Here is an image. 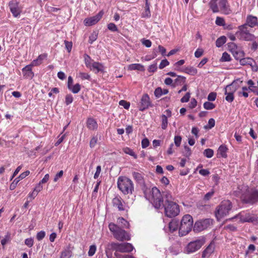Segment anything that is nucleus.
Returning a JSON list of instances; mask_svg holds the SVG:
<instances>
[{"label":"nucleus","mask_w":258,"mask_h":258,"mask_svg":"<svg viewBox=\"0 0 258 258\" xmlns=\"http://www.w3.org/2000/svg\"><path fill=\"white\" fill-rule=\"evenodd\" d=\"M139 185L144 192L145 198L150 201L156 209H160L163 205V198L160 190L156 187L152 189L147 186L145 182Z\"/></svg>","instance_id":"f257e3e1"},{"label":"nucleus","mask_w":258,"mask_h":258,"mask_svg":"<svg viewBox=\"0 0 258 258\" xmlns=\"http://www.w3.org/2000/svg\"><path fill=\"white\" fill-rule=\"evenodd\" d=\"M238 195L240 197L242 201L246 204H253L258 202V190L251 188L249 189L246 186H242L238 187Z\"/></svg>","instance_id":"f03ea898"},{"label":"nucleus","mask_w":258,"mask_h":258,"mask_svg":"<svg viewBox=\"0 0 258 258\" xmlns=\"http://www.w3.org/2000/svg\"><path fill=\"white\" fill-rule=\"evenodd\" d=\"M117 187L124 194H132L134 191V186L133 181L125 176H120L117 180Z\"/></svg>","instance_id":"7ed1b4c3"},{"label":"nucleus","mask_w":258,"mask_h":258,"mask_svg":"<svg viewBox=\"0 0 258 258\" xmlns=\"http://www.w3.org/2000/svg\"><path fill=\"white\" fill-rule=\"evenodd\" d=\"M108 228L114 237L119 241L130 240V236L124 230L113 223H109Z\"/></svg>","instance_id":"20e7f679"},{"label":"nucleus","mask_w":258,"mask_h":258,"mask_svg":"<svg viewBox=\"0 0 258 258\" xmlns=\"http://www.w3.org/2000/svg\"><path fill=\"white\" fill-rule=\"evenodd\" d=\"M193 219L191 216L189 214L183 216L180 225L179 227V233L182 235H185L188 234L194 228Z\"/></svg>","instance_id":"39448f33"},{"label":"nucleus","mask_w":258,"mask_h":258,"mask_svg":"<svg viewBox=\"0 0 258 258\" xmlns=\"http://www.w3.org/2000/svg\"><path fill=\"white\" fill-rule=\"evenodd\" d=\"M232 203L229 200L222 201L216 208L215 216L218 221L227 215L232 209Z\"/></svg>","instance_id":"423d86ee"},{"label":"nucleus","mask_w":258,"mask_h":258,"mask_svg":"<svg viewBox=\"0 0 258 258\" xmlns=\"http://www.w3.org/2000/svg\"><path fill=\"white\" fill-rule=\"evenodd\" d=\"M164 208V212L165 216L169 218L175 217L179 213V207L175 202L172 201H168L166 204H164L160 207Z\"/></svg>","instance_id":"0eeeda50"},{"label":"nucleus","mask_w":258,"mask_h":258,"mask_svg":"<svg viewBox=\"0 0 258 258\" xmlns=\"http://www.w3.org/2000/svg\"><path fill=\"white\" fill-rule=\"evenodd\" d=\"M205 242V238L203 237L190 241L185 247L184 252L186 254L194 253L199 250Z\"/></svg>","instance_id":"6e6552de"},{"label":"nucleus","mask_w":258,"mask_h":258,"mask_svg":"<svg viewBox=\"0 0 258 258\" xmlns=\"http://www.w3.org/2000/svg\"><path fill=\"white\" fill-rule=\"evenodd\" d=\"M213 220L211 219H205L197 221L194 226V230L196 232H200L207 229L212 225Z\"/></svg>","instance_id":"1a4fd4ad"},{"label":"nucleus","mask_w":258,"mask_h":258,"mask_svg":"<svg viewBox=\"0 0 258 258\" xmlns=\"http://www.w3.org/2000/svg\"><path fill=\"white\" fill-rule=\"evenodd\" d=\"M111 247L116 251L121 252H128L132 251L134 248L132 244L130 243H112Z\"/></svg>","instance_id":"9d476101"},{"label":"nucleus","mask_w":258,"mask_h":258,"mask_svg":"<svg viewBox=\"0 0 258 258\" xmlns=\"http://www.w3.org/2000/svg\"><path fill=\"white\" fill-rule=\"evenodd\" d=\"M236 218H239L240 219V221L241 223L253 222L257 221V218L254 217H251L249 213H247L244 212H241L233 217L229 218L227 220H232Z\"/></svg>","instance_id":"9b49d317"},{"label":"nucleus","mask_w":258,"mask_h":258,"mask_svg":"<svg viewBox=\"0 0 258 258\" xmlns=\"http://www.w3.org/2000/svg\"><path fill=\"white\" fill-rule=\"evenodd\" d=\"M150 106L152 107L151 102L149 96L147 94H144L141 99L139 105V110L143 111L148 109Z\"/></svg>","instance_id":"f8f14e48"},{"label":"nucleus","mask_w":258,"mask_h":258,"mask_svg":"<svg viewBox=\"0 0 258 258\" xmlns=\"http://www.w3.org/2000/svg\"><path fill=\"white\" fill-rule=\"evenodd\" d=\"M9 7L14 17H18L20 15L22 10L18 2L15 0L11 1L9 3Z\"/></svg>","instance_id":"ddd939ff"},{"label":"nucleus","mask_w":258,"mask_h":258,"mask_svg":"<svg viewBox=\"0 0 258 258\" xmlns=\"http://www.w3.org/2000/svg\"><path fill=\"white\" fill-rule=\"evenodd\" d=\"M103 14V13L100 11L96 15L85 19L84 21V25L87 26L95 25L101 19Z\"/></svg>","instance_id":"4468645a"},{"label":"nucleus","mask_w":258,"mask_h":258,"mask_svg":"<svg viewBox=\"0 0 258 258\" xmlns=\"http://www.w3.org/2000/svg\"><path fill=\"white\" fill-rule=\"evenodd\" d=\"M219 11L225 15H229L232 11L227 0H220L219 2Z\"/></svg>","instance_id":"2eb2a0df"},{"label":"nucleus","mask_w":258,"mask_h":258,"mask_svg":"<svg viewBox=\"0 0 258 258\" xmlns=\"http://www.w3.org/2000/svg\"><path fill=\"white\" fill-rule=\"evenodd\" d=\"M30 174V171L29 170H27L23 173H22L18 177L16 178L14 181L11 183L10 186V189L12 190H14L18 183L22 179L25 178Z\"/></svg>","instance_id":"dca6fc26"},{"label":"nucleus","mask_w":258,"mask_h":258,"mask_svg":"<svg viewBox=\"0 0 258 258\" xmlns=\"http://www.w3.org/2000/svg\"><path fill=\"white\" fill-rule=\"evenodd\" d=\"M113 207H116L120 211L125 210L124 202L120 197H116L112 200Z\"/></svg>","instance_id":"f3484780"},{"label":"nucleus","mask_w":258,"mask_h":258,"mask_svg":"<svg viewBox=\"0 0 258 258\" xmlns=\"http://www.w3.org/2000/svg\"><path fill=\"white\" fill-rule=\"evenodd\" d=\"M215 244L211 242L204 249L202 254V258L209 257L214 251Z\"/></svg>","instance_id":"a211bd4d"},{"label":"nucleus","mask_w":258,"mask_h":258,"mask_svg":"<svg viewBox=\"0 0 258 258\" xmlns=\"http://www.w3.org/2000/svg\"><path fill=\"white\" fill-rule=\"evenodd\" d=\"M31 64L27 65L24 68L22 69V71L24 77L26 79H32L34 76V73L32 71V67Z\"/></svg>","instance_id":"6ab92c4d"},{"label":"nucleus","mask_w":258,"mask_h":258,"mask_svg":"<svg viewBox=\"0 0 258 258\" xmlns=\"http://www.w3.org/2000/svg\"><path fill=\"white\" fill-rule=\"evenodd\" d=\"M257 22V18L252 15H248L246 19L245 24L251 28H253L256 26Z\"/></svg>","instance_id":"aec40b11"},{"label":"nucleus","mask_w":258,"mask_h":258,"mask_svg":"<svg viewBox=\"0 0 258 258\" xmlns=\"http://www.w3.org/2000/svg\"><path fill=\"white\" fill-rule=\"evenodd\" d=\"M176 70L179 71L181 72L185 73L190 75L194 76L196 75L198 73V70L197 69L193 67H187L185 68H183L182 69H176Z\"/></svg>","instance_id":"412c9836"},{"label":"nucleus","mask_w":258,"mask_h":258,"mask_svg":"<svg viewBox=\"0 0 258 258\" xmlns=\"http://www.w3.org/2000/svg\"><path fill=\"white\" fill-rule=\"evenodd\" d=\"M237 36L240 39L245 41H252L255 38L253 34L250 33L249 32H241V34H238Z\"/></svg>","instance_id":"4be33fe9"},{"label":"nucleus","mask_w":258,"mask_h":258,"mask_svg":"<svg viewBox=\"0 0 258 258\" xmlns=\"http://www.w3.org/2000/svg\"><path fill=\"white\" fill-rule=\"evenodd\" d=\"M47 57V53H43L40 54L36 59H34L31 63L32 66H38L42 63L44 59H46Z\"/></svg>","instance_id":"5701e85b"},{"label":"nucleus","mask_w":258,"mask_h":258,"mask_svg":"<svg viewBox=\"0 0 258 258\" xmlns=\"http://www.w3.org/2000/svg\"><path fill=\"white\" fill-rule=\"evenodd\" d=\"M87 126L90 130H96L98 127L97 121L93 118H88L86 122Z\"/></svg>","instance_id":"b1692460"},{"label":"nucleus","mask_w":258,"mask_h":258,"mask_svg":"<svg viewBox=\"0 0 258 258\" xmlns=\"http://www.w3.org/2000/svg\"><path fill=\"white\" fill-rule=\"evenodd\" d=\"M117 223L118 226L121 228H128L130 224L125 219L122 217H119L117 219Z\"/></svg>","instance_id":"393cba45"},{"label":"nucleus","mask_w":258,"mask_h":258,"mask_svg":"<svg viewBox=\"0 0 258 258\" xmlns=\"http://www.w3.org/2000/svg\"><path fill=\"white\" fill-rule=\"evenodd\" d=\"M179 227V222L176 219H172L169 223L168 227L170 232L176 231Z\"/></svg>","instance_id":"a878e982"},{"label":"nucleus","mask_w":258,"mask_h":258,"mask_svg":"<svg viewBox=\"0 0 258 258\" xmlns=\"http://www.w3.org/2000/svg\"><path fill=\"white\" fill-rule=\"evenodd\" d=\"M91 68L92 69V70H96L95 73H98L100 72H103L104 70L103 66L98 62L94 61L92 63Z\"/></svg>","instance_id":"bb28decb"},{"label":"nucleus","mask_w":258,"mask_h":258,"mask_svg":"<svg viewBox=\"0 0 258 258\" xmlns=\"http://www.w3.org/2000/svg\"><path fill=\"white\" fill-rule=\"evenodd\" d=\"M133 176L139 184H143V183L145 182L143 176L139 172H134L133 173Z\"/></svg>","instance_id":"cd10ccee"},{"label":"nucleus","mask_w":258,"mask_h":258,"mask_svg":"<svg viewBox=\"0 0 258 258\" xmlns=\"http://www.w3.org/2000/svg\"><path fill=\"white\" fill-rule=\"evenodd\" d=\"M217 0H211L209 3L210 8L214 13L219 12V9L217 4Z\"/></svg>","instance_id":"c85d7f7f"},{"label":"nucleus","mask_w":258,"mask_h":258,"mask_svg":"<svg viewBox=\"0 0 258 258\" xmlns=\"http://www.w3.org/2000/svg\"><path fill=\"white\" fill-rule=\"evenodd\" d=\"M128 70H138L140 71L143 72L145 71L144 67L140 63H134L128 66Z\"/></svg>","instance_id":"c756f323"},{"label":"nucleus","mask_w":258,"mask_h":258,"mask_svg":"<svg viewBox=\"0 0 258 258\" xmlns=\"http://www.w3.org/2000/svg\"><path fill=\"white\" fill-rule=\"evenodd\" d=\"M186 82V78L182 76H177V78L174 80L173 87H174L177 85H181L185 83Z\"/></svg>","instance_id":"7c9ffc66"},{"label":"nucleus","mask_w":258,"mask_h":258,"mask_svg":"<svg viewBox=\"0 0 258 258\" xmlns=\"http://www.w3.org/2000/svg\"><path fill=\"white\" fill-rule=\"evenodd\" d=\"M253 63H255L254 60L250 57H246L243 58V59H240V63L242 66L248 64L250 65L251 67H252Z\"/></svg>","instance_id":"2f4dec72"},{"label":"nucleus","mask_w":258,"mask_h":258,"mask_svg":"<svg viewBox=\"0 0 258 258\" xmlns=\"http://www.w3.org/2000/svg\"><path fill=\"white\" fill-rule=\"evenodd\" d=\"M235 82L234 81L231 84L226 86L225 88V94H227V92L234 94L237 90V87L234 85Z\"/></svg>","instance_id":"473e14b6"},{"label":"nucleus","mask_w":258,"mask_h":258,"mask_svg":"<svg viewBox=\"0 0 258 258\" xmlns=\"http://www.w3.org/2000/svg\"><path fill=\"white\" fill-rule=\"evenodd\" d=\"M227 150L228 149L226 146L222 145L219 147L218 152L222 157L226 158Z\"/></svg>","instance_id":"72a5a7b5"},{"label":"nucleus","mask_w":258,"mask_h":258,"mask_svg":"<svg viewBox=\"0 0 258 258\" xmlns=\"http://www.w3.org/2000/svg\"><path fill=\"white\" fill-rule=\"evenodd\" d=\"M226 37L225 36H222L218 38L216 41V45L217 47H221L226 42Z\"/></svg>","instance_id":"f704fd0d"},{"label":"nucleus","mask_w":258,"mask_h":258,"mask_svg":"<svg viewBox=\"0 0 258 258\" xmlns=\"http://www.w3.org/2000/svg\"><path fill=\"white\" fill-rule=\"evenodd\" d=\"M68 89L73 93L77 94L81 90V85L77 83L74 85H72L71 87H69Z\"/></svg>","instance_id":"c9c22d12"},{"label":"nucleus","mask_w":258,"mask_h":258,"mask_svg":"<svg viewBox=\"0 0 258 258\" xmlns=\"http://www.w3.org/2000/svg\"><path fill=\"white\" fill-rule=\"evenodd\" d=\"M233 56L237 60H239V62L240 61V59H243L244 56V53L243 51H237L234 52Z\"/></svg>","instance_id":"e433bc0d"},{"label":"nucleus","mask_w":258,"mask_h":258,"mask_svg":"<svg viewBox=\"0 0 258 258\" xmlns=\"http://www.w3.org/2000/svg\"><path fill=\"white\" fill-rule=\"evenodd\" d=\"M162 118V123H161V127L163 130H165L167 127L168 124V119L167 117L165 114H162L161 115Z\"/></svg>","instance_id":"4c0bfd02"},{"label":"nucleus","mask_w":258,"mask_h":258,"mask_svg":"<svg viewBox=\"0 0 258 258\" xmlns=\"http://www.w3.org/2000/svg\"><path fill=\"white\" fill-rule=\"evenodd\" d=\"M123 151L125 154H128L133 156L135 159L137 158V155L135 154L134 151L132 149H130V148H124L123 149Z\"/></svg>","instance_id":"58836bf2"},{"label":"nucleus","mask_w":258,"mask_h":258,"mask_svg":"<svg viewBox=\"0 0 258 258\" xmlns=\"http://www.w3.org/2000/svg\"><path fill=\"white\" fill-rule=\"evenodd\" d=\"M98 37V33L95 32L93 31L90 35L89 38L88 42L90 44H92L93 42H94Z\"/></svg>","instance_id":"ea45409f"},{"label":"nucleus","mask_w":258,"mask_h":258,"mask_svg":"<svg viewBox=\"0 0 258 258\" xmlns=\"http://www.w3.org/2000/svg\"><path fill=\"white\" fill-rule=\"evenodd\" d=\"M203 154L207 158H210L213 156L214 151L212 149H207L204 150Z\"/></svg>","instance_id":"a19ab883"},{"label":"nucleus","mask_w":258,"mask_h":258,"mask_svg":"<svg viewBox=\"0 0 258 258\" xmlns=\"http://www.w3.org/2000/svg\"><path fill=\"white\" fill-rule=\"evenodd\" d=\"M247 25H246L245 24L239 26V30L236 33V35H238V34H241V32H243V31L244 32H249L248 30H247Z\"/></svg>","instance_id":"79ce46f5"},{"label":"nucleus","mask_w":258,"mask_h":258,"mask_svg":"<svg viewBox=\"0 0 258 258\" xmlns=\"http://www.w3.org/2000/svg\"><path fill=\"white\" fill-rule=\"evenodd\" d=\"M231 60L230 55L226 52H224L222 54V57L220 59V61L222 62L229 61Z\"/></svg>","instance_id":"37998d69"},{"label":"nucleus","mask_w":258,"mask_h":258,"mask_svg":"<svg viewBox=\"0 0 258 258\" xmlns=\"http://www.w3.org/2000/svg\"><path fill=\"white\" fill-rule=\"evenodd\" d=\"M151 17V13L150 11L149 6L146 4L145 10L142 13L143 18H149Z\"/></svg>","instance_id":"c03bdc74"},{"label":"nucleus","mask_w":258,"mask_h":258,"mask_svg":"<svg viewBox=\"0 0 258 258\" xmlns=\"http://www.w3.org/2000/svg\"><path fill=\"white\" fill-rule=\"evenodd\" d=\"M204 107L207 110H211L215 107V105L213 103L207 101L204 103Z\"/></svg>","instance_id":"a18cd8bd"},{"label":"nucleus","mask_w":258,"mask_h":258,"mask_svg":"<svg viewBox=\"0 0 258 258\" xmlns=\"http://www.w3.org/2000/svg\"><path fill=\"white\" fill-rule=\"evenodd\" d=\"M85 63L86 66L88 68H89L90 70H92V69L91 68V66H92V63H91V57L88 55H87L85 58Z\"/></svg>","instance_id":"49530a36"},{"label":"nucleus","mask_w":258,"mask_h":258,"mask_svg":"<svg viewBox=\"0 0 258 258\" xmlns=\"http://www.w3.org/2000/svg\"><path fill=\"white\" fill-rule=\"evenodd\" d=\"M11 234L9 233H7L5 236L4 238L1 240V244L2 245H5L7 242L10 241Z\"/></svg>","instance_id":"de8ad7c7"},{"label":"nucleus","mask_w":258,"mask_h":258,"mask_svg":"<svg viewBox=\"0 0 258 258\" xmlns=\"http://www.w3.org/2000/svg\"><path fill=\"white\" fill-rule=\"evenodd\" d=\"M79 77L82 80H87L90 81L91 80L90 75L88 73L80 72L79 74Z\"/></svg>","instance_id":"09e8293b"},{"label":"nucleus","mask_w":258,"mask_h":258,"mask_svg":"<svg viewBox=\"0 0 258 258\" xmlns=\"http://www.w3.org/2000/svg\"><path fill=\"white\" fill-rule=\"evenodd\" d=\"M225 95H226L225 100L231 103L234 100V97L233 94H232V92H227V94H225Z\"/></svg>","instance_id":"8fccbe9b"},{"label":"nucleus","mask_w":258,"mask_h":258,"mask_svg":"<svg viewBox=\"0 0 258 258\" xmlns=\"http://www.w3.org/2000/svg\"><path fill=\"white\" fill-rule=\"evenodd\" d=\"M215 23L217 25L223 26L225 25V21L223 18L217 17L216 19Z\"/></svg>","instance_id":"3c124183"},{"label":"nucleus","mask_w":258,"mask_h":258,"mask_svg":"<svg viewBox=\"0 0 258 258\" xmlns=\"http://www.w3.org/2000/svg\"><path fill=\"white\" fill-rule=\"evenodd\" d=\"M165 199V201L164 204H166L168 201H172V196L170 193L169 192L166 191L163 193V196Z\"/></svg>","instance_id":"603ef678"},{"label":"nucleus","mask_w":258,"mask_h":258,"mask_svg":"<svg viewBox=\"0 0 258 258\" xmlns=\"http://www.w3.org/2000/svg\"><path fill=\"white\" fill-rule=\"evenodd\" d=\"M96 251V246L95 245H92L90 246L88 251V255L90 256H93Z\"/></svg>","instance_id":"864d4df0"},{"label":"nucleus","mask_w":258,"mask_h":258,"mask_svg":"<svg viewBox=\"0 0 258 258\" xmlns=\"http://www.w3.org/2000/svg\"><path fill=\"white\" fill-rule=\"evenodd\" d=\"M224 229L227 231L234 232L237 231V227L234 225L229 224L224 227Z\"/></svg>","instance_id":"5fc2aeb1"},{"label":"nucleus","mask_w":258,"mask_h":258,"mask_svg":"<svg viewBox=\"0 0 258 258\" xmlns=\"http://www.w3.org/2000/svg\"><path fill=\"white\" fill-rule=\"evenodd\" d=\"M184 151L183 152V156H185L186 157H189L191 154L190 149L187 146H185L184 147Z\"/></svg>","instance_id":"6e6d98bb"},{"label":"nucleus","mask_w":258,"mask_h":258,"mask_svg":"<svg viewBox=\"0 0 258 258\" xmlns=\"http://www.w3.org/2000/svg\"><path fill=\"white\" fill-rule=\"evenodd\" d=\"M154 95L156 98H160L163 95L162 88L161 87L157 88L154 91Z\"/></svg>","instance_id":"4d7b16f0"},{"label":"nucleus","mask_w":258,"mask_h":258,"mask_svg":"<svg viewBox=\"0 0 258 258\" xmlns=\"http://www.w3.org/2000/svg\"><path fill=\"white\" fill-rule=\"evenodd\" d=\"M214 190H211L210 191L207 192L204 197V200L205 201H209L214 194Z\"/></svg>","instance_id":"13d9d810"},{"label":"nucleus","mask_w":258,"mask_h":258,"mask_svg":"<svg viewBox=\"0 0 258 258\" xmlns=\"http://www.w3.org/2000/svg\"><path fill=\"white\" fill-rule=\"evenodd\" d=\"M73 101V97L71 94H68L65 97V103L68 105L72 103Z\"/></svg>","instance_id":"bf43d9fd"},{"label":"nucleus","mask_w":258,"mask_h":258,"mask_svg":"<svg viewBox=\"0 0 258 258\" xmlns=\"http://www.w3.org/2000/svg\"><path fill=\"white\" fill-rule=\"evenodd\" d=\"M215 125V121L213 118H210L208 121V124L205 126V128L211 129Z\"/></svg>","instance_id":"052dcab7"},{"label":"nucleus","mask_w":258,"mask_h":258,"mask_svg":"<svg viewBox=\"0 0 258 258\" xmlns=\"http://www.w3.org/2000/svg\"><path fill=\"white\" fill-rule=\"evenodd\" d=\"M108 29L112 32H117L118 28L117 26L113 23H110L107 25Z\"/></svg>","instance_id":"680f3d73"},{"label":"nucleus","mask_w":258,"mask_h":258,"mask_svg":"<svg viewBox=\"0 0 258 258\" xmlns=\"http://www.w3.org/2000/svg\"><path fill=\"white\" fill-rule=\"evenodd\" d=\"M119 104L122 106L126 109H128L130 106V103L124 100H120L119 102Z\"/></svg>","instance_id":"e2e57ef3"},{"label":"nucleus","mask_w":258,"mask_h":258,"mask_svg":"<svg viewBox=\"0 0 258 258\" xmlns=\"http://www.w3.org/2000/svg\"><path fill=\"white\" fill-rule=\"evenodd\" d=\"M182 138L180 136H176L174 138V144L176 147H179L181 144Z\"/></svg>","instance_id":"0e129e2a"},{"label":"nucleus","mask_w":258,"mask_h":258,"mask_svg":"<svg viewBox=\"0 0 258 258\" xmlns=\"http://www.w3.org/2000/svg\"><path fill=\"white\" fill-rule=\"evenodd\" d=\"M45 236V232L44 231H40L36 235V238L38 241L42 240Z\"/></svg>","instance_id":"69168bd1"},{"label":"nucleus","mask_w":258,"mask_h":258,"mask_svg":"<svg viewBox=\"0 0 258 258\" xmlns=\"http://www.w3.org/2000/svg\"><path fill=\"white\" fill-rule=\"evenodd\" d=\"M169 64V62L166 59H164L162 60L159 66L160 69H163L165 67L168 66Z\"/></svg>","instance_id":"338daca9"},{"label":"nucleus","mask_w":258,"mask_h":258,"mask_svg":"<svg viewBox=\"0 0 258 258\" xmlns=\"http://www.w3.org/2000/svg\"><path fill=\"white\" fill-rule=\"evenodd\" d=\"M34 241L32 238H27L25 240V244L29 247H31L33 245Z\"/></svg>","instance_id":"774afa93"}]
</instances>
